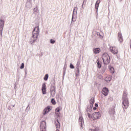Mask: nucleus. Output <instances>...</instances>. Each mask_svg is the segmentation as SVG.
Listing matches in <instances>:
<instances>
[{"label":"nucleus","mask_w":131,"mask_h":131,"mask_svg":"<svg viewBox=\"0 0 131 131\" xmlns=\"http://www.w3.org/2000/svg\"><path fill=\"white\" fill-rule=\"evenodd\" d=\"M122 107L124 110V112H125V110L128 108V106L129 105V102H128V97H127V93L126 92H124L123 93L122 97Z\"/></svg>","instance_id":"1"},{"label":"nucleus","mask_w":131,"mask_h":131,"mask_svg":"<svg viewBox=\"0 0 131 131\" xmlns=\"http://www.w3.org/2000/svg\"><path fill=\"white\" fill-rule=\"evenodd\" d=\"M118 40L121 43L123 41V37H122V34L121 32L118 33Z\"/></svg>","instance_id":"16"},{"label":"nucleus","mask_w":131,"mask_h":131,"mask_svg":"<svg viewBox=\"0 0 131 131\" xmlns=\"http://www.w3.org/2000/svg\"><path fill=\"white\" fill-rule=\"evenodd\" d=\"M93 110H97V107L96 106H94L93 107Z\"/></svg>","instance_id":"44"},{"label":"nucleus","mask_w":131,"mask_h":131,"mask_svg":"<svg viewBox=\"0 0 131 131\" xmlns=\"http://www.w3.org/2000/svg\"><path fill=\"white\" fill-rule=\"evenodd\" d=\"M56 131H60V130H59V129H56Z\"/></svg>","instance_id":"53"},{"label":"nucleus","mask_w":131,"mask_h":131,"mask_svg":"<svg viewBox=\"0 0 131 131\" xmlns=\"http://www.w3.org/2000/svg\"><path fill=\"white\" fill-rule=\"evenodd\" d=\"M14 89H15V90H16V89H17V88L16 87V84H14Z\"/></svg>","instance_id":"51"},{"label":"nucleus","mask_w":131,"mask_h":131,"mask_svg":"<svg viewBox=\"0 0 131 131\" xmlns=\"http://www.w3.org/2000/svg\"><path fill=\"white\" fill-rule=\"evenodd\" d=\"M110 49L111 53H112L113 54H114V55H116L117 54H118V49H117V48L115 47H111Z\"/></svg>","instance_id":"10"},{"label":"nucleus","mask_w":131,"mask_h":131,"mask_svg":"<svg viewBox=\"0 0 131 131\" xmlns=\"http://www.w3.org/2000/svg\"><path fill=\"white\" fill-rule=\"evenodd\" d=\"M57 118H59L60 117V114L59 113H55Z\"/></svg>","instance_id":"40"},{"label":"nucleus","mask_w":131,"mask_h":131,"mask_svg":"<svg viewBox=\"0 0 131 131\" xmlns=\"http://www.w3.org/2000/svg\"><path fill=\"white\" fill-rule=\"evenodd\" d=\"M101 93L102 95H103V96H105V97H106V96H108V94H109V89L107 88V87H104L102 89Z\"/></svg>","instance_id":"9"},{"label":"nucleus","mask_w":131,"mask_h":131,"mask_svg":"<svg viewBox=\"0 0 131 131\" xmlns=\"http://www.w3.org/2000/svg\"><path fill=\"white\" fill-rule=\"evenodd\" d=\"M101 1L100 0H97L95 3V9H99V6H100V3Z\"/></svg>","instance_id":"18"},{"label":"nucleus","mask_w":131,"mask_h":131,"mask_svg":"<svg viewBox=\"0 0 131 131\" xmlns=\"http://www.w3.org/2000/svg\"><path fill=\"white\" fill-rule=\"evenodd\" d=\"M106 69H107V67L106 66H104V67H103L101 69V73H102V74L105 73V71H106Z\"/></svg>","instance_id":"21"},{"label":"nucleus","mask_w":131,"mask_h":131,"mask_svg":"<svg viewBox=\"0 0 131 131\" xmlns=\"http://www.w3.org/2000/svg\"><path fill=\"white\" fill-rule=\"evenodd\" d=\"M37 29V26L34 28L33 31L32 32V35H33V33H36V32H35V29ZM34 32H35V33H34Z\"/></svg>","instance_id":"36"},{"label":"nucleus","mask_w":131,"mask_h":131,"mask_svg":"<svg viewBox=\"0 0 131 131\" xmlns=\"http://www.w3.org/2000/svg\"><path fill=\"white\" fill-rule=\"evenodd\" d=\"M102 59L104 65H108L110 63V56L106 53L103 54Z\"/></svg>","instance_id":"3"},{"label":"nucleus","mask_w":131,"mask_h":131,"mask_svg":"<svg viewBox=\"0 0 131 131\" xmlns=\"http://www.w3.org/2000/svg\"><path fill=\"white\" fill-rule=\"evenodd\" d=\"M51 96L53 98L56 96V82L54 81L53 83L51 84L50 88Z\"/></svg>","instance_id":"4"},{"label":"nucleus","mask_w":131,"mask_h":131,"mask_svg":"<svg viewBox=\"0 0 131 131\" xmlns=\"http://www.w3.org/2000/svg\"><path fill=\"white\" fill-rule=\"evenodd\" d=\"M102 115L100 113V112H94L93 114H92V117L93 120H96V119H99L100 117H101Z\"/></svg>","instance_id":"8"},{"label":"nucleus","mask_w":131,"mask_h":131,"mask_svg":"<svg viewBox=\"0 0 131 131\" xmlns=\"http://www.w3.org/2000/svg\"><path fill=\"white\" fill-rule=\"evenodd\" d=\"M51 111V106H48L46 107L43 111V115H46V114H48Z\"/></svg>","instance_id":"12"},{"label":"nucleus","mask_w":131,"mask_h":131,"mask_svg":"<svg viewBox=\"0 0 131 131\" xmlns=\"http://www.w3.org/2000/svg\"><path fill=\"white\" fill-rule=\"evenodd\" d=\"M96 63L97 64V67L100 69L102 67V64H101V61H100V59H98L97 60Z\"/></svg>","instance_id":"19"},{"label":"nucleus","mask_w":131,"mask_h":131,"mask_svg":"<svg viewBox=\"0 0 131 131\" xmlns=\"http://www.w3.org/2000/svg\"><path fill=\"white\" fill-rule=\"evenodd\" d=\"M59 97H60V95L57 94V95H56V99H57V100H58V99H59Z\"/></svg>","instance_id":"43"},{"label":"nucleus","mask_w":131,"mask_h":131,"mask_svg":"<svg viewBox=\"0 0 131 131\" xmlns=\"http://www.w3.org/2000/svg\"><path fill=\"white\" fill-rule=\"evenodd\" d=\"M4 26H5V20L2 19V17L0 19V34L2 36L3 35V30H4Z\"/></svg>","instance_id":"6"},{"label":"nucleus","mask_w":131,"mask_h":131,"mask_svg":"<svg viewBox=\"0 0 131 131\" xmlns=\"http://www.w3.org/2000/svg\"><path fill=\"white\" fill-rule=\"evenodd\" d=\"M121 2H122V0H120V2L121 3Z\"/></svg>","instance_id":"55"},{"label":"nucleus","mask_w":131,"mask_h":131,"mask_svg":"<svg viewBox=\"0 0 131 131\" xmlns=\"http://www.w3.org/2000/svg\"><path fill=\"white\" fill-rule=\"evenodd\" d=\"M50 43H52V45H54V43H55V42H56V40H55L53 39H51L50 40Z\"/></svg>","instance_id":"32"},{"label":"nucleus","mask_w":131,"mask_h":131,"mask_svg":"<svg viewBox=\"0 0 131 131\" xmlns=\"http://www.w3.org/2000/svg\"><path fill=\"white\" fill-rule=\"evenodd\" d=\"M26 74H27V71L25 70V75H26Z\"/></svg>","instance_id":"52"},{"label":"nucleus","mask_w":131,"mask_h":131,"mask_svg":"<svg viewBox=\"0 0 131 131\" xmlns=\"http://www.w3.org/2000/svg\"><path fill=\"white\" fill-rule=\"evenodd\" d=\"M110 115H114L115 114V106H112L109 111Z\"/></svg>","instance_id":"14"},{"label":"nucleus","mask_w":131,"mask_h":131,"mask_svg":"<svg viewBox=\"0 0 131 131\" xmlns=\"http://www.w3.org/2000/svg\"><path fill=\"white\" fill-rule=\"evenodd\" d=\"M12 107H15V105H13Z\"/></svg>","instance_id":"54"},{"label":"nucleus","mask_w":131,"mask_h":131,"mask_svg":"<svg viewBox=\"0 0 131 131\" xmlns=\"http://www.w3.org/2000/svg\"><path fill=\"white\" fill-rule=\"evenodd\" d=\"M37 30L36 31V33H33L32 37L30 39V43L31 45H33V43L35 42V41L37 39V37H38V35H39V27L37 26Z\"/></svg>","instance_id":"2"},{"label":"nucleus","mask_w":131,"mask_h":131,"mask_svg":"<svg viewBox=\"0 0 131 131\" xmlns=\"http://www.w3.org/2000/svg\"><path fill=\"white\" fill-rule=\"evenodd\" d=\"M41 91L43 95L47 94V85H46V82L42 83Z\"/></svg>","instance_id":"11"},{"label":"nucleus","mask_w":131,"mask_h":131,"mask_svg":"<svg viewBox=\"0 0 131 131\" xmlns=\"http://www.w3.org/2000/svg\"><path fill=\"white\" fill-rule=\"evenodd\" d=\"M44 80H45V81H47V80H48V79H49V74H46L43 78Z\"/></svg>","instance_id":"26"},{"label":"nucleus","mask_w":131,"mask_h":131,"mask_svg":"<svg viewBox=\"0 0 131 131\" xmlns=\"http://www.w3.org/2000/svg\"><path fill=\"white\" fill-rule=\"evenodd\" d=\"M51 103H52V105H56V100H55V99L52 98L51 99Z\"/></svg>","instance_id":"28"},{"label":"nucleus","mask_w":131,"mask_h":131,"mask_svg":"<svg viewBox=\"0 0 131 131\" xmlns=\"http://www.w3.org/2000/svg\"><path fill=\"white\" fill-rule=\"evenodd\" d=\"M92 111H93V109L90 108V107L88 106L86 112H88V113H89V112H92Z\"/></svg>","instance_id":"29"},{"label":"nucleus","mask_w":131,"mask_h":131,"mask_svg":"<svg viewBox=\"0 0 131 131\" xmlns=\"http://www.w3.org/2000/svg\"><path fill=\"white\" fill-rule=\"evenodd\" d=\"M96 9V11H95V12H96V17H98V8H95Z\"/></svg>","instance_id":"39"},{"label":"nucleus","mask_w":131,"mask_h":131,"mask_svg":"<svg viewBox=\"0 0 131 131\" xmlns=\"http://www.w3.org/2000/svg\"><path fill=\"white\" fill-rule=\"evenodd\" d=\"M62 77L63 78H64V76H65V74H66V69L65 68V67H64L63 68V70L62 72Z\"/></svg>","instance_id":"25"},{"label":"nucleus","mask_w":131,"mask_h":131,"mask_svg":"<svg viewBox=\"0 0 131 131\" xmlns=\"http://www.w3.org/2000/svg\"><path fill=\"white\" fill-rule=\"evenodd\" d=\"M24 63H22L20 67V69H24Z\"/></svg>","instance_id":"37"},{"label":"nucleus","mask_w":131,"mask_h":131,"mask_svg":"<svg viewBox=\"0 0 131 131\" xmlns=\"http://www.w3.org/2000/svg\"><path fill=\"white\" fill-rule=\"evenodd\" d=\"M84 2H86V0H84V1L83 2V4L82 5V7H83V4H84Z\"/></svg>","instance_id":"45"},{"label":"nucleus","mask_w":131,"mask_h":131,"mask_svg":"<svg viewBox=\"0 0 131 131\" xmlns=\"http://www.w3.org/2000/svg\"><path fill=\"white\" fill-rule=\"evenodd\" d=\"M94 54H99L101 52V49L99 48L93 49Z\"/></svg>","instance_id":"17"},{"label":"nucleus","mask_w":131,"mask_h":131,"mask_svg":"<svg viewBox=\"0 0 131 131\" xmlns=\"http://www.w3.org/2000/svg\"><path fill=\"white\" fill-rule=\"evenodd\" d=\"M109 69L111 71V73H115V70H114V68H113V67L112 66H109Z\"/></svg>","instance_id":"23"},{"label":"nucleus","mask_w":131,"mask_h":131,"mask_svg":"<svg viewBox=\"0 0 131 131\" xmlns=\"http://www.w3.org/2000/svg\"><path fill=\"white\" fill-rule=\"evenodd\" d=\"M80 62H81L80 58H79L77 60V64L80 65Z\"/></svg>","instance_id":"41"},{"label":"nucleus","mask_w":131,"mask_h":131,"mask_svg":"<svg viewBox=\"0 0 131 131\" xmlns=\"http://www.w3.org/2000/svg\"><path fill=\"white\" fill-rule=\"evenodd\" d=\"M90 103L91 105H94L95 103V98L94 97H92L90 100Z\"/></svg>","instance_id":"24"},{"label":"nucleus","mask_w":131,"mask_h":131,"mask_svg":"<svg viewBox=\"0 0 131 131\" xmlns=\"http://www.w3.org/2000/svg\"><path fill=\"white\" fill-rule=\"evenodd\" d=\"M91 130L92 131H97V129L95 128V129H92Z\"/></svg>","instance_id":"50"},{"label":"nucleus","mask_w":131,"mask_h":131,"mask_svg":"<svg viewBox=\"0 0 131 131\" xmlns=\"http://www.w3.org/2000/svg\"><path fill=\"white\" fill-rule=\"evenodd\" d=\"M56 121H57V123H60V122H59V119H57Z\"/></svg>","instance_id":"48"},{"label":"nucleus","mask_w":131,"mask_h":131,"mask_svg":"<svg viewBox=\"0 0 131 131\" xmlns=\"http://www.w3.org/2000/svg\"><path fill=\"white\" fill-rule=\"evenodd\" d=\"M88 116L89 118H90V119H92V118L93 119V114L91 115V114L88 113Z\"/></svg>","instance_id":"33"},{"label":"nucleus","mask_w":131,"mask_h":131,"mask_svg":"<svg viewBox=\"0 0 131 131\" xmlns=\"http://www.w3.org/2000/svg\"><path fill=\"white\" fill-rule=\"evenodd\" d=\"M11 107H12V105L8 107V109H9V110H11Z\"/></svg>","instance_id":"49"},{"label":"nucleus","mask_w":131,"mask_h":131,"mask_svg":"<svg viewBox=\"0 0 131 131\" xmlns=\"http://www.w3.org/2000/svg\"><path fill=\"white\" fill-rule=\"evenodd\" d=\"M32 0H27L26 4V7L28 9H31L32 8V4H31Z\"/></svg>","instance_id":"13"},{"label":"nucleus","mask_w":131,"mask_h":131,"mask_svg":"<svg viewBox=\"0 0 131 131\" xmlns=\"http://www.w3.org/2000/svg\"><path fill=\"white\" fill-rule=\"evenodd\" d=\"M75 73H76V77H78V76H79V74L80 73V69H76Z\"/></svg>","instance_id":"20"},{"label":"nucleus","mask_w":131,"mask_h":131,"mask_svg":"<svg viewBox=\"0 0 131 131\" xmlns=\"http://www.w3.org/2000/svg\"><path fill=\"white\" fill-rule=\"evenodd\" d=\"M60 100V101H61V100H62V98H61V97H60L58 99L57 101H59Z\"/></svg>","instance_id":"46"},{"label":"nucleus","mask_w":131,"mask_h":131,"mask_svg":"<svg viewBox=\"0 0 131 131\" xmlns=\"http://www.w3.org/2000/svg\"><path fill=\"white\" fill-rule=\"evenodd\" d=\"M55 125H56V128H60V127H61L60 123H55Z\"/></svg>","instance_id":"30"},{"label":"nucleus","mask_w":131,"mask_h":131,"mask_svg":"<svg viewBox=\"0 0 131 131\" xmlns=\"http://www.w3.org/2000/svg\"><path fill=\"white\" fill-rule=\"evenodd\" d=\"M93 106H94V104H91L90 106V107H89V108H90V109H93Z\"/></svg>","instance_id":"42"},{"label":"nucleus","mask_w":131,"mask_h":131,"mask_svg":"<svg viewBox=\"0 0 131 131\" xmlns=\"http://www.w3.org/2000/svg\"><path fill=\"white\" fill-rule=\"evenodd\" d=\"M78 9V8L76 7H74L73 9L71 25L72 24V22H75V21H76Z\"/></svg>","instance_id":"5"},{"label":"nucleus","mask_w":131,"mask_h":131,"mask_svg":"<svg viewBox=\"0 0 131 131\" xmlns=\"http://www.w3.org/2000/svg\"><path fill=\"white\" fill-rule=\"evenodd\" d=\"M30 109V107H29V104H28V106L26 108V112H28Z\"/></svg>","instance_id":"34"},{"label":"nucleus","mask_w":131,"mask_h":131,"mask_svg":"<svg viewBox=\"0 0 131 131\" xmlns=\"http://www.w3.org/2000/svg\"><path fill=\"white\" fill-rule=\"evenodd\" d=\"M79 123L80 124V127H82L84 122L83 121V118L82 116H80L79 118Z\"/></svg>","instance_id":"15"},{"label":"nucleus","mask_w":131,"mask_h":131,"mask_svg":"<svg viewBox=\"0 0 131 131\" xmlns=\"http://www.w3.org/2000/svg\"><path fill=\"white\" fill-rule=\"evenodd\" d=\"M70 68H71V69H74V66L72 63H70Z\"/></svg>","instance_id":"35"},{"label":"nucleus","mask_w":131,"mask_h":131,"mask_svg":"<svg viewBox=\"0 0 131 131\" xmlns=\"http://www.w3.org/2000/svg\"><path fill=\"white\" fill-rule=\"evenodd\" d=\"M95 107H98L99 105L98 104V103H95Z\"/></svg>","instance_id":"47"},{"label":"nucleus","mask_w":131,"mask_h":131,"mask_svg":"<svg viewBox=\"0 0 131 131\" xmlns=\"http://www.w3.org/2000/svg\"><path fill=\"white\" fill-rule=\"evenodd\" d=\"M61 110L60 109V107H58L55 109V113H59L60 112V111Z\"/></svg>","instance_id":"31"},{"label":"nucleus","mask_w":131,"mask_h":131,"mask_svg":"<svg viewBox=\"0 0 131 131\" xmlns=\"http://www.w3.org/2000/svg\"><path fill=\"white\" fill-rule=\"evenodd\" d=\"M33 12L34 14H37V13H38V9H37V8H34Z\"/></svg>","instance_id":"27"},{"label":"nucleus","mask_w":131,"mask_h":131,"mask_svg":"<svg viewBox=\"0 0 131 131\" xmlns=\"http://www.w3.org/2000/svg\"><path fill=\"white\" fill-rule=\"evenodd\" d=\"M40 131H47V123L45 121L40 122Z\"/></svg>","instance_id":"7"},{"label":"nucleus","mask_w":131,"mask_h":131,"mask_svg":"<svg viewBox=\"0 0 131 131\" xmlns=\"http://www.w3.org/2000/svg\"><path fill=\"white\" fill-rule=\"evenodd\" d=\"M111 79H112V78L110 76H107L105 78V80L106 81V82H110L111 81Z\"/></svg>","instance_id":"22"},{"label":"nucleus","mask_w":131,"mask_h":131,"mask_svg":"<svg viewBox=\"0 0 131 131\" xmlns=\"http://www.w3.org/2000/svg\"><path fill=\"white\" fill-rule=\"evenodd\" d=\"M80 64H76V69H80Z\"/></svg>","instance_id":"38"}]
</instances>
